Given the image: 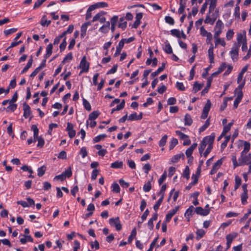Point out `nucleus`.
<instances>
[{
	"label": "nucleus",
	"instance_id": "obj_53",
	"mask_svg": "<svg viewBox=\"0 0 251 251\" xmlns=\"http://www.w3.org/2000/svg\"><path fill=\"white\" fill-rule=\"evenodd\" d=\"M51 23L50 20H47V19H41L40 24L43 26H48Z\"/></svg>",
	"mask_w": 251,
	"mask_h": 251
},
{
	"label": "nucleus",
	"instance_id": "obj_12",
	"mask_svg": "<svg viewBox=\"0 0 251 251\" xmlns=\"http://www.w3.org/2000/svg\"><path fill=\"white\" fill-rule=\"evenodd\" d=\"M214 47L212 43H210V47L208 50V55L209 58L210 63L214 62V56L213 53Z\"/></svg>",
	"mask_w": 251,
	"mask_h": 251
},
{
	"label": "nucleus",
	"instance_id": "obj_2",
	"mask_svg": "<svg viewBox=\"0 0 251 251\" xmlns=\"http://www.w3.org/2000/svg\"><path fill=\"white\" fill-rule=\"evenodd\" d=\"M109 224L111 226L115 227L117 231H120L122 228V226L120 223V219L118 217L115 218H110L109 220Z\"/></svg>",
	"mask_w": 251,
	"mask_h": 251
},
{
	"label": "nucleus",
	"instance_id": "obj_13",
	"mask_svg": "<svg viewBox=\"0 0 251 251\" xmlns=\"http://www.w3.org/2000/svg\"><path fill=\"white\" fill-rule=\"evenodd\" d=\"M217 0H205V2H207V4H209V13L211 12L214 10L217 5Z\"/></svg>",
	"mask_w": 251,
	"mask_h": 251
},
{
	"label": "nucleus",
	"instance_id": "obj_58",
	"mask_svg": "<svg viewBox=\"0 0 251 251\" xmlns=\"http://www.w3.org/2000/svg\"><path fill=\"white\" fill-rule=\"evenodd\" d=\"M218 44H221L222 46L225 47L226 45V42L223 39L217 38V39H215V47L217 46Z\"/></svg>",
	"mask_w": 251,
	"mask_h": 251
},
{
	"label": "nucleus",
	"instance_id": "obj_17",
	"mask_svg": "<svg viewBox=\"0 0 251 251\" xmlns=\"http://www.w3.org/2000/svg\"><path fill=\"white\" fill-rule=\"evenodd\" d=\"M52 48H53V46H52V44H49L47 46V48H46V53L44 56V57L45 58H48L51 55V54L52 52Z\"/></svg>",
	"mask_w": 251,
	"mask_h": 251
},
{
	"label": "nucleus",
	"instance_id": "obj_42",
	"mask_svg": "<svg viewBox=\"0 0 251 251\" xmlns=\"http://www.w3.org/2000/svg\"><path fill=\"white\" fill-rule=\"evenodd\" d=\"M163 199L162 197H161L157 201L156 203L153 206L154 210L156 212L159 208L160 205L163 201Z\"/></svg>",
	"mask_w": 251,
	"mask_h": 251
},
{
	"label": "nucleus",
	"instance_id": "obj_37",
	"mask_svg": "<svg viewBox=\"0 0 251 251\" xmlns=\"http://www.w3.org/2000/svg\"><path fill=\"white\" fill-rule=\"evenodd\" d=\"M210 125V121H209V119H208L206 120V121H205L204 124L199 129V132L200 133L204 131L207 127L208 126H209Z\"/></svg>",
	"mask_w": 251,
	"mask_h": 251
},
{
	"label": "nucleus",
	"instance_id": "obj_62",
	"mask_svg": "<svg viewBox=\"0 0 251 251\" xmlns=\"http://www.w3.org/2000/svg\"><path fill=\"white\" fill-rule=\"evenodd\" d=\"M66 37H65L63 42L60 44V45L59 46V48H60V51H63L65 50V48H66V45H67V43H66Z\"/></svg>",
	"mask_w": 251,
	"mask_h": 251
},
{
	"label": "nucleus",
	"instance_id": "obj_26",
	"mask_svg": "<svg viewBox=\"0 0 251 251\" xmlns=\"http://www.w3.org/2000/svg\"><path fill=\"white\" fill-rule=\"evenodd\" d=\"M238 235L237 233L233 232L230 234H229L226 235V239L227 241L232 242L233 240L235 239Z\"/></svg>",
	"mask_w": 251,
	"mask_h": 251
},
{
	"label": "nucleus",
	"instance_id": "obj_63",
	"mask_svg": "<svg viewBox=\"0 0 251 251\" xmlns=\"http://www.w3.org/2000/svg\"><path fill=\"white\" fill-rule=\"evenodd\" d=\"M117 68H118V65L117 64L114 65L113 66V67L107 72L106 74L110 75V74H114L117 71Z\"/></svg>",
	"mask_w": 251,
	"mask_h": 251
},
{
	"label": "nucleus",
	"instance_id": "obj_60",
	"mask_svg": "<svg viewBox=\"0 0 251 251\" xmlns=\"http://www.w3.org/2000/svg\"><path fill=\"white\" fill-rule=\"evenodd\" d=\"M46 0H37L34 5L33 9H36L39 7Z\"/></svg>",
	"mask_w": 251,
	"mask_h": 251
},
{
	"label": "nucleus",
	"instance_id": "obj_6",
	"mask_svg": "<svg viewBox=\"0 0 251 251\" xmlns=\"http://www.w3.org/2000/svg\"><path fill=\"white\" fill-rule=\"evenodd\" d=\"M247 153L242 154L241 153V157L239 158V161H240V165H245L248 164L251 161V155L250 153L247 154Z\"/></svg>",
	"mask_w": 251,
	"mask_h": 251
},
{
	"label": "nucleus",
	"instance_id": "obj_10",
	"mask_svg": "<svg viewBox=\"0 0 251 251\" xmlns=\"http://www.w3.org/2000/svg\"><path fill=\"white\" fill-rule=\"evenodd\" d=\"M222 164V159H220L218 160V161H217L213 166V167L210 172V174L213 175L215 173H216V172L219 169V168L220 167V166H221Z\"/></svg>",
	"mask_w": 251,
	"mask_h": 251
},
{
	"label": "nucleus",
	"instance_id": "obj_57",
	"mask_svg": "<svg viewBox=\"0 0 251 251\" xmlns=\"http://www.w3.org/2000/svg\"><path fill=\"white\" fill-rule=\"evenodd\" d=\"M17 30V29L16 28H13L5 30L4 31V33L6 36H8L10 34H11L14 32H15Z\"/></svg>",
	"mask_w": 251,
	"mask_h": 251
},
{
	"label": "nucleus",
	"instance_id": "obj_29",
	"mask_svg": "<svg viewBox=\"0 0 251 251\" xmlns=\"http://www.w3.org/2000/svg\"><path fill=\"white\" fill-rule=\"evenodd\" d=\"M153 178H151V181H149L147 183L145 184L143 186V190L145 192H149L151 189V182Z\"/></svg>",
	"mask_w": 251,
	"mask_h": 251
},
{
	"label": "nucleus",
	"instance_id": "obj_19",
	"mask_svg": "<svg viewBox=\"0 0 251 251\" xmlns=\"http://www.w3.org/2000/svg\"><path fill=\"white\" fill-rule=\"evenodd\" d=\"M165 68V63H162V66L158 68V69L154 72H153L151 74V76L152 77H154L160 73L162 72Z\"/></svg>",
	"mask_w": 251,
	"mask_h": 251
},
{
	"label": "nucleus",
	"instance_id": "obj_4",
	"mask_svg": "<svg viewBox=\"0 0 251 251\" xmlns=\"http://www.w3.org/2000/svg\"><path fill=\"white\" fill-rule=\"evenodd\" d=\"M79 67L82 69L80 72V74L84 72H87L88 71L89 68V64L87 62L86 57L85 56H84L81 59L79 64Z\"/></svg>",
	"mask_w": 251,
	"mask_h": 251
},
{
	"label": "nucleus",
	"instance_id": "obj_25",
	"mask_svg": "<svg viewBox=\"0 0 251 251\" xmlns=\"http://www.w3.org/2000/svg\"><path fill=\"white\" fill-rule=\"evenodd\" d=\"M205 231L202 229H199L196 231V238L197 240H199L205 234Z\"/></svg>",
	"mask_w": 251,
	"mask_h": 251
},
{
	"label": "nucleus",
	"instance_id": "obj_41",
	"mask_svg": "<svg viewBox=\"0 0 251 251\" xmlns=\"http://www.w3.org/2000/svg\"><path fill=\"white\" fill-rule=\"evenodd\" d=\"M105 14V12L101 11L97 13L93 18L92 20V22H95L98 20H99L101 17L103 16Z\"/></svg>",
	"mask_w": 251,
	"mask_h": 251
},
{
	"label": "nucleus",
	"instance_id": "obj_23",
	"mask_svg": "<svg viewBox=\"0 0 251 251\" xmlns=\"http://www.w3.org/2000/svg\"><path fill=\"white\" fill-rule=\"evenodd\" d=\"M163 50L164 51L168 54H171L173 52L172 48L170 44L167 42V41L165 42V46Z\"/></svg>",
	"mask_w": 251,
	"mask_h": 251
},
{
	"label": "nucleus",
	"instance_id": "obj_35",
	"mask_svg": "<svg viewBox=\"0 0 251 251\" xmlns=\"http://www.w3.org/2000/svg\"><path fill=\"white\" fill-rule=\"evenodd\" d=\"M46 170V167L44 165L39 168L37 170L38 176H42L45 174Z\"/></svg>",
	"mask_w": 251,
	"mask_h": 251
},
{
	"label": "nucleus",
	"instance_id": "obj_22",
	"mask_svg": "<svg viewBox=\"0 0 251 251\" xmlns=\"http://www.w3.org/2000/svg\"><path fill=\"white\" fill-rule=\"evenodd\" d=\"M203 84H200L198 82H195L193 85V91L196 93L200 91L203 87Z\"/></svg>",
	"mask_w": 251,
	"mask_h": 251
},
{
	"label": "nucleus",
	"instance_id": "obj_36",
	"mask_svg": "<svg viewBox=\"0 0 251 251\" xmlns=\"http://www.w3.org/2000/svg\"><path fill=\"white\" fill-rule=\"evenodd\" d=\"M224 27V24L223 23V22H222V21L220 19H219L216 23V25L215 26V30H222V28Z\"/></svg>",
	"mask_w": 251,
	"mask_h": 251
},
{
	"label": "nucleus",
	"instance_id": "obj_46",
	"mask_svg": "<svg viewBox=\"0 0 251 251\" xmlns=\"http://www.w3.org/2000/svg\"><path fill=\"white\" fill-rule=\"evenodd\" d=\"M9 105L6 108V110L7 111H11L13 112L17 108V104L13 103H9Z\"/></svg>",
	"mask_w": 251,
	"mask_h": 251
},
{
	"label": "nucleus",
	"instance_id": "obj_21",
	"mask_svg": "<svg viewBox=\"0 0 251 251\" xmlns=\"http://www.w3.org/2000/svg\"><path fill=\"white\" fill-rule=\"evenodd\" d=\"M181 157H182L183 159L184 158V155L183 153L176 154L172 157L171 161L173 163H177Z\"/></svg>",
	"mask_w": 251,
	"mask_h": 251
},
{
	"label": "nucleus",
	"instance_id": "obj_48",
	"mask_svg": "<svg viewBox=\"0 0 251 251\" xmlns=\"http://www.w3.org/2000/svg\"><path fill=\"white\" fill-rule=\"evenodd\" d=\"M165 21L166 23H168L170 25H173L175 24V21L174 19L170 16H166L165 17Z\"/></svg>",
	"mask_w": 251,
	"mask_h": 251
},
{
	"label": "nucleus",
	"instance_id": "obj_43",
	"mask_svg": "<svg viewBox=\"0 0 251 251\" xmlns=\"http://www.w3.org/2000/svg\"><path fill=\"white\" fill-rule=\"evenodd\" d=\"M235 184L234 186V189L237 190L241 184V179L238 176H236L235 177Z\"/></svg>",
	"mask_w": 251,
	"mask_h": 251
},
{
	"label": "nucleus",
	"instance_id": "obj_20",
	"mask_svg": "<svg viewBox=\"0 0 251 251\" xmlns=\"http://www.w3.org/2000/svg\"><path fill=\"white\" fill-rule=\"evenodd\" d=\"M193 123L191 116L189 114H186L184 118V124L185 126H191Z\"/></svg>",
	"mask_w": 251,
	"mask_h": 251
},
{
	"label": "nucleus",
	"instance_id": "obj_28",
	"mask_svg": "<svg viewBox=\"0 0 251 251\" xmlns=\"http://www.w3.org/2000/svg\"><path fill=\"white\" fill-rule=\"evenodd\" d=\"M124 21V18L122 17L120 19V23L118 25V27L119 28H122L123 30H124L126 27L127 25V22Z\"/></svg>",
	"mask_w": 251,
	"mask_h": 251
},
{
	"label": "nucleus",
	"instance_id": "obj_30",
	"mask_svg": "<svg viewBox=\"0 0 251 251\" xmlns=\"http://www.w3.org/2000/svg\"><path fill=\"white\" fill-rule=\"evenodd\" d=\"M99 115H100L99 112H98V111H94L89 114V120H91V121L94 120L96 118H97V117L99 116Z\"/></svg>",
	"mask_w": 251,
	"mask_h": 251
},
{
	"label": "nucleus",
	"instance_id": "obj_27",
	"mask_svg": "<svg viewBox=\"0 0 251 251\" xmlns=\"http://www.w3.org/2000/svg\"><path fill=\"white\" fill-rule=\"evenodd\" d=\"M171 34L175 37H177V38L179 39L181 38L180 36V31L177 29H172L170 31Z\"/></svg>",
	"mask_w": 251,
	"mask_h": 251
},
{
	"label": "nucleus",
	"instance_id": "obj_3",
	"mask_svg": "<svg viewBox=\"0 0 251 251\" xmlns=\"http://www.w3.org/2000/svg\"><path fill=\"white\" fill-rule=\"evenodd\" d=\"M239 47L240 44H237V43H235L233 45L231 51H230V54L231 55V58H232V60L234 61L237 60Z\"/></svg>",
	"mask_w": 251,
	"mask_h": 251
},
{
	"label": "nucleus",
	"instance_id": "obj_5",
	"mask_svg": "<svg viewBox=\"0 0 251 251\" xmlns=\"http://www.w3.org/2000/svg\"><path fill=\"white\" fill-rule=\"evenodd\" d=\"M211 106V103L209 100H207L205 105L202 109V113L201 116L202 119H205L208 115V112L210 110Z\"/></svg>",
	"mask_w": 251,
	"mask_h": 251
},
{
	"label": "nucleus",
	"instance_id": "obj_15",
	"mask_svg": "<svg viewBox=\"0 0 251 251\" xmlns=\"http://www.w3.org/2000/svg\"><path fill=\"white\" fill-rule=\"evenodd\" d=\"M110 22L107 21L104 25L100 28L99 31L103 33H107L110 29Z\"/></svg>",
	"mask_w": 251,
	"mask_h": 251
},
{
	"label": "nucleus",
	"instance_id": "obj_47",
	"mask_svg": "<svg viewBox=\"0 0 251 251\" xmlns=\"http://www.w3.org/2000/svg\"><path fill=\"white\" fill-rule=\"evenodd\" d=\"M206 145H205V143L204 142H203V140H202L201 144L200 145V147H199V151L201 155H202V154L203 153V151L205 148Z\"/></svg>",
	"mask_w": 251,
	"mask_h": 251
},
{
	"label": "nucleus",
	"instance_id": "obj_54",
	"mask_svg": "<svg viewBox=\"0 0 251 251\" xmlns=\"http://www.w3.org/2000/svg\"><path fill=\"white\" fill-rule=\"evenodd\" d=\"M112 191L116 193H119L120 191V188L119 185L117 183H114L112 185Z\"/></svg>",
	"mask_w": 251,
	"mask_h": 251
},
{
	"label": "nucleus",
	"instance_id": "obj_49",
	"mask_svg": "<svg viewBox=\"0 0 251 251\" xmlns=\"http://www.w3.org/2000/svg\"><path fill=\"white\" fill-rule=\"evenodd\" d=\"M62 174L65 176V178L70 177L72 175V172L71 170V168L69 167L67 170H65Z\"/></svg>",
	"mask_w": 251,
	"mask_h": 251
},
{
	"label": "nucleus",
	"instance_id": "obj_45",
	"mask_svg": "<svg viewBox=\"0 0 251 251\" xmlns=\"http://www.w3.org/2000/svg\"><path fill=\"white\" fill-rule=\"evenodd\" d=\"M168 138V136L167 135H164L162 138L160 139L159 143V145L160 147H164L167 142V140Z\"/></svg>",
	"mask_w": 251,
	"mask_h": 251
},
{
	"label": "nucleus",
	"instance_id": "obj_56",
	"mask_svg": "<svg viewBox=\"0 0 251 251\" xmlns=\"http://www.w3.org/2000/svg\"><path fill=\"white\" fill-rule=\"evenodd\" d=\"M230 137L229 136H227L226 137L225 141L221 144V150H223L227 146V144L228 142L229 141Z\"/></svg>",
	"mask_w": 251,
	"mask_h": 251
},
{
	"label": "nucleus",
	"instance_id": "obj_18",
	"mask_svg": "<svg viewBox=\"0 0 251 251\" xmlns=\"http://www.w3.org/2000/svg\"><path fill=\"white\" fill-rule=\"evenodd\" d=\"M194 209V206L191 205L187 209L186 212L185 213V217L188 219V221H189L190 217L192 216L193 213Z\"/></svg>",
	"mask_w": 251,
	"mask_h": 251
},
{
	"label": "nucleus",
	"instance_id": "obj_32",
	"mask_svg": "<svg viewBox=\"0 0 251 251\" xmlns=\"http://www.w3.org/2000/svg\"><path fill=\"white\" fill-rule=\"evenodd\" d=\"M233 124V122H230L227 125H226L224 126L223 130L222 132V134H226L230 129L231 126Z\"/></svg>",
	"mask_w": 251,
	"mask_h": 251
},
{
	"label": "nucleus",
	"instance_id": "obj_33",
	"mask_svg": "<svg viewBox=\"0 0 251 251\" xmlns=\"http://www.w3.org/2000/svg\"><path fill=\"white\" fill-rule=\"evenodd\" d=\"M122 161H115L111 164V167L113 168H121L123 167Z\"/></svg>",
	"mask_w": 251,
	"mask_h": 251
},
{
	"label": "nucleus",
	"instance_id": "obj_59",
	"mask_svg": "<svg viewBox=\"0 0 251 251\" xmlns=\"http://www.w3.org/2000/svg\"><path fill=\"white\" fill-rule=\"evenodd\" d=\"M167 188V186L166 184H164L162 186L161 188L159 191V192L158 193V195H160L161 197H163V199H164V192Z\"/></svg>",
	"mask_w": 251,
	"mask_h": 251
},
{
	"label": "nucleus",
	"instance_id": "obj_1",
	"mask_svg": "<svg viewBox=\"0 0 251 251\" xmlns=\"http://www.w3.org/2000/svg\"><path fill=\"white\" fill-rule=\"evenodd\" d=\"M31 129L33 131L34 142L38 141L37 147L42 148L45 143L44 140L41 137H38L39 129L36 125H32Z\"/></svg>",
	"mask_w": 251,
	"mask_h": 251
},
{
	"label": "nucleus",
	"instance_id": "obj_11",
	"mask_svg": "<svg viewBox=\"0 0 251 251\" xmlns=\"http://www.w3.org/2000/svg\"><path fill=\"white\" fill-rule=\"evenodd\" d=\"M142 118V113H140L139 115H137L136 112L132 113L128 117L127 120L128 121H137L140 120Z\"/></svg>",
	"mask_w": 251,
	"mask_h": 251
},
{
	"label": "nucleus",
	"instance_id": "obj_24",
	"mask_svg": "<svg viewBox=\"0 0 251 251\" xmlns=\"http://www.w3.org/2000/svg\"><path fill=\"white\" fill-rule=\"evenodd\" d=\"M136 234H137L136 229L135 227H134L132 229V231L131 232V234H130V235L129 236V237L128 238V243H131L132 242V240H133V239L136 236Z\"/></svg>",
	"mask_w": 251,
	"mask_h": 251
},
{
	"label": "nucleus",
	"instance_id": "obj_55",
	"mask_svg": "<svg viewBox=\"0 0 251 251\" xmlns=\"http://www.w3.org/2000/svg\"><path fill=\"white\" fill-rule=\"evenodd\" d=\"M87 27L85 26V25H82L81 27V37L83 38L86 34Z\"/></svg>",
	"mask_w": 251,
	"mask_h": 251
},
{
	"label": "nucleus",
	"instance_id": "obj_34",
	"mask_svg": "<svg viewBox=\"0 0 251 251\" xmlns=\"http://www.w3.org/2000/svg\"><path fill=\"white\" fill-rule=\"evenodd\" d=\"M169 143V150H171L178 144V141L177 139L173 138Z\"/></svg>",
	"mask_w": 251,
	"mask_h": 251
},
{
	"label": "nucleus",
	"instance_id": "obj_61",
	"mask_svg": "<svg viewBox=\"0 0 251 251\" xmlns=\"http://www.w3.org/2000/svg\"><path fill=\"white\" fill-rule=\"evenodd\" d=\"M176 87L180 91H183L185 90V88L182 82H177L176 83Z\"/></svg>",
	"mask_w": 251,
	"mask_h": 251
},
{
	"label": "nucleus",
	"instance_id": "obj_14",
	"mask_svg": "<svg viewBox=\"0 0 251 251\" xmlns=\"http://www.w3.org/2000/svg\"><path fill=\"white\" fill-rule=\"evenodd\" d=\"M178 210V207H176L170 211L166 216V222H169L171 220L172 217L176 213Z\"/></svg>",
	"mask_w": 251,
	"mask_h": 251
},
{
	"label": "nucleus",
	"instance_id": "obj_9",
	"mask_svg": "<svg viewBox=\"0 0 251 251\" xmlns=\"http://www.w3.org/2000/svg\"><path fill=\"white\" fill-rule=\"evenodd\" d=\"M24 116L25 118H27L31 114V110L30 106L26 103L23 104Z\"/></svg>",
	"mask_w": 251,
	"mask_h": 251
},
{
	"label": "nucleus",
	"instance_id": "obj_52",
	"mask_svg": "<svg viewBox=\"0 0 251 251\" xmlns=\"http://www.w3.org/2000/svg\"><path fill=\"white\" fill-rule=\"evenodd\" d=\"M73 59V55L72 52L69 53L66 55V56L64 57L62 61L61 62V64H64L65 62L67 61V60H71Z\"/></svg>",
	"mask_w": 251,
	"mask_h": 251
},
{
	"label": "nucleus",
	"instance_id": "obj_51",
	"mask_svg": "<svg viewBox=\"0 0 251 251\" xmlns=\"http://www.w3.org/2000/svg\"><path fill=\"white\" fill-rule=\"evenodd\" d=\"M176 133L177 135H178L181 139L184 140L186 138H188L189 136L181 132V131L179 130H176Z\"/></svg>",
	"mask_w": 251,
	"mask_h": 251
},
{
	"label": "nucleus",
	"instance_id": "obj_8",
	"mask_svg": "<svg viewBox=\"0 0 251 251\" xmlns=\"http://www.w3.org/2000/svg\"><path fill=\"white\" fill-rule=\"evenodd\" d=\"M195 212L198 215L206 216L209 213L210 209H203L201 207L199 206L196 208Z\"/></svg>",
	"mask_w": 251,
	"mask_h": 251
},
{
	"label": "nucleus",
	"instance_id": "obj_7",
	"mask_svg": "<svg viewBox=\"0 0 251 251\" xmlns=\"http://www.w3.org/2000/svg\"><path fill=\"white\" fill-rule=\"evenodd\" d=\"M214 139L215 134L212 133L211 135L207 136L203 138L202 140L205 142L206 145H208V146H213Z\"/></svg>",
	"mask_w": 251,
	"mask_h": 251
},
{
	"label": "nucleus",
	"instance_id": "obj_38",
	"mask_svg": "<svg viewBox=\"0 0 251 251\" xmlns=\"http://www.w3.org/2000/svg\"><path fill=\"white\" fill-rule=\"evenodd\" d=\"M107 135L105 134H100V135H99L96 137H95L94 139H93V142L94 143H97V142H100V140L104 139L105 137H106Z\"/></svg>",
	"mask_w": 251,
	"mask_h": 251
},
{
	"label": "nucleus",
	"instance_id": "obj_50",
	"mask_svg": "<svg viewBox=\"0 0 251 251\" xmlns=\"http://www.w3.org/2000/svg\"><path fill=\"white\" fill-rule=\"evenodd\" d=\"M204 23L205 24H209L211 25H213L215 22L214 20H213L209 15H207L205 19Z\"/></svg>",
	"mask_w": 251,
	"mask_h": 251
},
{
	"label": "nucleus",
	"instance_id": "obj_31",
	"mask_svg": "<svg viewBox=\"0 0 251 251\" xmlns=\"http://www.w3.org/2000/svg\"><path fill=\"white\" fill-rule=\"evenodd\" d=\"M248 198V192H243L241 195L242 203L245 204L247 203V199Z\"/></svg>",
	"mask_w": 251,
	"mask_h": 251
},
{
	"label": "nucleus",
	"instance_id": "obj_40",
	"mask_svg": "<svg viewBox=\"0 0 251 251\" xmlns=\"http://www.w3.org/2000/svg\"><path fill=\"white\" fill-rule=\"evenodd\" d=\"M83 104L85 108L88 111L91 110V106L90 103L86 99H83Z\"/></svg>",
	"mask_w": 251,
	"mask_h": 251
},
{
	"label": "nucleus",
	"instance_id": "obj_44",
	"mask_svg": "<svg viewBox=\"0 0 251 251\" xmlns=\"http://www.w3.org/2000/svg\"><path fill=\"white\" fill-rule=\"evenodd\" d=\"M244 150L241 152L242 154L244 153H247L250 149V143L248 142L245 141L244 143Z\"/></svg>",
	"mask_w": 251,
	"mask_h": 251
},
{
	"label": "nucleus",
	"instance_id": "obj_64",
	"mask_svg": "<svg viewBox=\"0 0 251 251\" xmlns=\"http://www.w3.org/2000/svg\"><path fill=\"white\" fill-rule=\"evenodd\" d=\"M234 32L232 30L229 29L226 33V37L228 40H230L233 36Z\"/></svg>",
	"mask_w": 251,
	"mask_h": 251
},
{
	"label": "nucleus",
	"instance_id": "obj_16",
	"mask_svg": "<svg viewBox=\"0 0 251 251\" xmlns=\"http://www.w3.org/2000/svg\"><path fill=\"white\" fill-rule=\"evenodd\" d=\"M211 83V78H208L206 87L201 92V94L202 96L204 95L206 93L208 92L209 89L210 88Z\"/></svg>",
	"mask_w": 251,
	"mask_h": 251
},
{
	"label": "nucleus",
	"instance_id": "obj_39",
	"mask_svg": "<svg viewBox=\"0 0 251 251\" xmlns=\"http://www.w3.org/2000/svg\"><path fill=\"white\" fill-rule=\"evenodd\" d=\"M189 176H190V170L188 166H187L183 173L182 176L183 177L186 178L187 180L189 179Z\"/></svg>",
	"mask_w": 251,
	"mask_h": 251
}]
</instances>
